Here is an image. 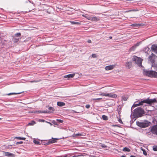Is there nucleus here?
Listing matches in <instances>:
<instances>
[{"mask_svg": "<svg viewBox=\"0 0 157 157\" xmlns=\"http://www.w3.org/2000/svg\"><path fill=\"white\" fill-rule=\"evenodd\" d=\"M138 102H136V104H134L133 106H132V107H136L140 105H143L144 106H146V104H148L149 105H151L152 103H154L157 102V101L156 98H154L153 99H150L149 98L145 100H141L140 101L139 103Z\"/></svg>", "mask_w": 157, "mask_h": 157, "instance_id": "1", "label": "nucleus"}, {"mask_svg": "<svg viewBox=\"0 0 157 157\" xmlns=\"http://www.w3.org/2000/svg\"><path fill=\"white\" fill-rule=\"evenodd\" d=\"M144 113V109L142 108L139 107L134 110L133 116L135 118H138L142 117Z\"/></svg>", "mask_w": 157, "mask_h": 157, "instance_id": "2", "label": "nucleus"}, {"mask_svg": "<svg viewBox=\"0 0 157 157\" xmlns=\"http://www.w3.org/2000/svg\"><path fill=\"white\" fill-rule=\"evenodd\" d=\"M144 73L148 76L157 78V72L155 71L146 70L144 71Z\"/></svg>", "mask_w": 157, "mask_h": 157, "instance_id": "3", "label": "nucleus"}, {"mask_svg": "<svg viewBox=\"0 0 157 157\" xmlns=\"http://www.w3.org/2000/svg\"><path fill=\"white\" fill-rule=\"evenodd\" d=\"M133 61L135 62V63L138 65L139 66H142V59L140 57L136 56H133L132 58Z\"/></svg>", "mask_w": 157, "mask_h": 157, "instance_id": "4", "label": "nucleus"}, {"mask_svg": "<svg viewBox=\"0 0 157 157\" xmlns=\"http://www.w3.org/2000/svg\"><path fill=\"white\" fill-rule=\"evenodd\" d=\"M58 140V139L56 138H52V139H50L49 140L41 141V144L44 145H48L50 144H52L56 142V140Z\"/></svg>", "mask_w": 157, "mask_h": 157, "instance_id": "5", "label": "nucleus"}, {"mask_svg": "<svg viewBox=\"0 0 157 157\" xmlns=\"http://www.w3.org/2000/svg\"><path fill=\"white\" fill-rule=\"evenodd\" d=\"M150 123L147 121H145L144 122H138V125L140 127L144 128L148 127L150 125Z\"/></svg>", "mask_w": 157, "mask_h": 157, "instance_id": "6", "label": "nucleus"}, {"mask_svg": "<svg viewBox=\"0 0 157 157\" xmlns=\"http://www.w3.org/2000/svg\"><path fill=\"white\" fill-rule=\"evenodd\" d=\"M150 131L152 134L157 135V125L152 126Z\"/></svg>", "mask_w": 157, "mask_h": 157, "instance_id": "7", "label": "nucleus"}, {"mask_svg": "<svg viewBox=\"0 0 157 157\" xmlns=\"http://www.w3.org/2000/svg\"><path fill=\"white\" fill-rule=\"evenodd\" d=\"M155 55L153 54L152 56H150L149 57V61L152 64L153 63H155Z\"/></svg>", "mask_w": 157, "mask_h": 157, "instance_id": "8", "label": "nucleus"}, {"mask_svg": "<svg viewBox=\"0 0 157 157\" xmlns=\"http://www.w3.org/2000/svg\"><path fill=\"white\" fill-rule=\"evenodd\" d=\"M125 65L127 69H129L132 67V63L131 62H126L125 63Z\"/></svg>", "mask_w": 157, "mask_h": 157, "instance_id": "9", "label": "nucleus"}, {"mask_svg": "<svg viewBox=\"0 0 157 157\" xmlns=\"http://www.w3.org/2000/svg\"><path fill=\"white\" fill-rule=\"evenodd\" d=\"M151 50L157 54V45H152L151 47Z\"/></svg>", "mask_w": 157, "mask_h": 157, "instance_id": "10", "label": "nucleus"}, {"mask_svg": "<svg viewBox=\"0 0 157 157\" xmlns=\"http://www.w3.org/2000/svg\"><path fill=\"white\" fill-rule=\"evenodd\" d=\"M139 45V43H136L134 46L131 47L129 49V51L131 52L134 51L136 48V47Z\"/></svg>", "mask_w": 157, "mask_h": 157, "instance_id": "11", "label": "nucleus"}, {"mask_svg": "<svg viewBox=\"0 0 157 157\" xmlns=\"http://www.w3.org/2000/svg\"><path fill=\"white\" fill-rule=\"evenodd\" d=\"M115 67V65H113L107 66L105 67V69L107 71L111 70L113 69Z\"/></svg>", "mask_w": 157, "mask_h": 157, "instance_id": "12", "label": "nucleus"}, {"mask_svg": "<svg viewBox=\"0 0 157 157\" xmlns=\"http://www.w3.org/2000/svg\"><path fill=\"white\" fill-rule=\"evenodd\" d=\"M75 75V74H70L67 75H66L64 76V78H71L74 77Z\"/></svg>", "mask_w": 157, "mask_h": 157, "instance_id": "13", "label": "nucleus"}, {"mask_svg": "<svg viewBox=\"0 0 157 157\" xmlns=\"http://www.w3.org/2000/svg\"><path fill=\"white\" fill-rule=\"evenodd\" d=\"M90 20L94 21H98L99 20V19L98 18L96 17H91V16Z\"/></svg>", "mask_w": 157, "mask_h": 157, "instance_id": "14", "label": "nucleus"}, {"mask_svg": "<svg viewBox=\"0 0 157 157\" xmlns=\"http://www.w3.org/2000/svg\"><path fill=\"white\" fill-rule=\"evenodd\" d=\"M57 105L59 106H64L65 105V103L62 102H57Z\"/></svg>", "mask_w": 157, "mask_h": 157, "instance_id": "15", "label": "nucleus"}, {"mask_svg": "<svg viewBox=\"0 0 157 157\" xmlns=\"http://www.w3.org/2000/svg\"><path fill=\"white\" fill-rule=\"evenodd\" d=\"M109 97L112 98H115L117 97V95L115 94L110 93L109 94Z\"/></svg>", "mask_w": 157, "mask_h": 157, "instance_id": "16", "label": "nucleus"}, {"mask_svg": "<svg viewBox=\"0 0 157 157\" xmlns=\"http://www.w3.org/2000/svg\"><path fill=\"white\" fill-rule=\"evenodd\" d=\"M13 154L9 152H6L5 155L7 156H13Z\"/></svg>", "mask_w": 157, "mask_h": 157, "instance_id": "17", "label": "nucleus"}, {"mask_svg": "<svg viewBox=\"0 0 157 157\" xmlns=\"http://www.w3.org/2000/svg\"><path fill=\"white\" fill-rule=\"evenodd\" d=\"M33 142L34 143L36 144L37 145H40L41 144V142L39 141L38 140H33Z\"/></svg>", "mask_w": 157, "mask_h": 157, "instance_id": "18", "label": "nucleus"}, {"mask_svg": "<svg viewBox=\"0 0 157 157\" xmlns=\"http://www.w3.org/2000/svg\"><path fill=\"white\" fill-rule=\"evenodd\" d=\"M142 25V24H133L131 25V26L133 27H137L140 26Z\"/></svg>", "mask_w": 157, "mask_h": 157, "instance_id": "19", "label": "nucleus"}, {"mask_svg": "<svg viewBox=\"0 0 157 157\" xmlns=\"http://www.w3.org/2000/svg\"><path fill=\"white\" fill-rule=\"evenodd\" d=\"M109 94L108 93H101V94H100V95H102L105 96H107L109 97Z\"/></svg>", "mask_w": 157, "mask_h": 157, "instance_id": "20", "label": "nucleus"}, {"mask_svg": "<svg viewBox=\"0 0 157 157\" xmlns=\"http://www.w3.org/2000/svg\"><path fill=\"white\" fill-rule=\"evenodd\" d=\"M22 92L20 93H11L9 94H6V95H10L13 94H21Z\"/></svg>", "mask_w": 157, "mask_h": 157, "instance_id": "21", "label": "nucleus"}, {"mask_svg": "<svg viewBox=\"0 0 157 157\" xmlns=\"http://www.w3.org/2000/svg\"><path fill=\"white\" fill-rule=\"evenodd\" d=\"M123 151H124L129 152L130 151V150L128 147H125L124 148Z\"/></svg>", "mask_w": 157, "mask_h": 157, "instance_id": "22", "label": "nucleus"}, {"mask_svg": "<svg viewBox=\"0 0 157 157\" xmlns=\"http://www.w3.org/2000/svg\"><path fill=\"white\" fill-rule=\"evenodd\" d=\"M84 136V135H83V134L82 133H77L75 135H73V137L79 136Z\"/></svg>", "mask_w": 157, "mask_h": 157, "instance_id": "23", "label": "nucleus"}, {"mask_svg": "<svg viewBox=\"0 0 157 157\" xmlns=\"http://www.w3.org/2000/svg\"><path fill=\"white\" fill-rule=\"evenodd\" d=\"M152 67H154V69L157 71V64L156 63H153L152 65Z\"/></svg>", "mask_w": 157, "mask_h": 157, "instance_id": "24", "label": "nucleus"}, {"mask_svg": "<svg viewBox=\"0 0 157 157\" xmlns=\"http://www.w3.org/2000/svg\"><path fill=\"white\" fill-rule=\"evenodd\" d=\"M14 138H16L17 139L20 140H25V138L24 137H15Z\"/></svg>", "mask_w": 157, "mask_h": 157, "instance_id": "25", "label": "nucleus"}, {"mask_svg": "<svg viewBox=\"0 0 157 157\" xmlns=\"http://www.w3.org/2000/svg\"><path fill=\"white\" fill-rule=\"evenodd\" d=\"M102 118L104 120L106 121V120H108V117L105 115H102Z\"/></svg>", "mask_w": 157, "mask_h": 157, "instance_id": "26", "label": "nucleus"}, {"mask_svg": "<svg viewBox=\"0 0 157 157\" xmlns=\"http://www.w3.org/2000/svg\"><path fill=\"white\" fill-rule=\"evenodd\" d=\"M13 40L14 42L17 43L18 42L19 39L18 38H14L13 39Z\"/></svg>", "mask_w": 157, "mask_h": 157, "instance_id": "27", "label": "nucleus"}, {"mask_svg": "<svg viewBox=\"0 0 157 157\" xmlns=\"http://www.w3.org/2000/svg\"><path fill=\"white\" fill-rule=\"evenodd\" d=\"M36 123L34 121H33L29 123L28 124L30 125H33Z\"/></svg>", "mask_w": 157, "mask_h": 157, "instance_id": "28", "label": "nucleus"}, {"mask_svg": "<svg viewBox=\"0 0 157 157\" xmlns=\"http://www.w3.org/2000/svg\"><path fill=\"white\" fill-rule=\"evenodd\" d=\"M72 25H74V24H79V23L78 22H76L74 21H70Z\"/></svg>", "mask_w": 157, "mask_h": 157, "instance_id": "29", "label": "nucleus"}, {"mask_svg": "<svg viewBox=\"0 0 157 157\" xmlns=\"http://www.w3.org/2000/svg\"><path fill=\"white\" fill-rule=\"evenodd\" d=\"M91 16L88 15L86 14V15H85V17L87 19L89 20H90Z\"/></svg>", "mask_w": 157, "mask_h": 157, "instance_id": "30", "label": "nucleus"}, {"mask_svg": "<svg viewBox=\"0 0 157 157\" xmlns=\"http://www.w3.org/2000/svg\"><path fill=\"white\" fill-rule=\"evenodd\" d=\"M153 150L155 151H157V146H154L153 147Z\"/></svg>", "mask_w": 157, "mask_h": 157, "instance_id": "31", "label": "nucleus"}, {"mask_svg": "<svg viewBox=\"0 0 157 157\" xmlns=\"http://www.w3.org/2000/svg\"><path fill=\"white\" fill-rule=\"evenodd\" d=\"M52 112L49 111L45 110L44 111V113H51Z\"/></svg>", "mask_w": 157, "mask_h": 157, "instance_id": "32", "label": "nucleus"}, {"mask_svg": "<svg viewBox=\"0 0 157 157\" xmlns=\"http://www.w3.org/2000/svg\"><path fill=\"white\" fill-rule=\"evenodd\" d=\"M48 109L52 111H54L55 109L54 108L52 107H50L48 108Z\"/></svg>", "mask_w": 157, "mask_h": 157, "instance_id": "33", "label": "nucleus"}, {"mask_svg": "<svg viewBox=\"0 0 157 157\" xmlns=\"http://www.w3.org/2000/svg\"><path fill=\"white\" fill-rule=\"evenodd\" d=\"M122 99L124 101H126L127 99V98L126 96H123L122 97Z\"/></svg>", "mask_w": 157, "mask_h": 157, "instance_id": "34", "label": "nucleus"}, {"mask_svg": "<svg viewBox=\"0 0 157 157\" xmlns=\"http://www.w3.org/2000/svg\"><path fill=\"white\" fill-rule=\"evenodd\" d=\"M21 34L20 33H16L15 34V36H21Z\"/></svg>", "mask_w": 157, "mask_h": 157, "instance_id": "35", "label": "nucleus"}, {"mask_svg": "<svg viewBox=\"0 0 157 157\" xmlns=\"http://www.w3.org/2000/svg\"><path fill=\"white\" fill-rule=\"evenodd\" d=\"M56 121L59 123H62L63 122V121L60 119H57Z\"/></svg>", "mask_w": 157, "mask_h": 157, "instance_id": "36", "label": "nucleus"}, {"mask_svg": "<svg viewBox=\"0 0 157 157\" xmlns=\"http://www.w3.org/2000/svg\"><path fill=\"white\" fill-rule=\"evenodd\" d=\"M40 81V80H34L31 81V82H39Z\"/></svg>", "mask_w": 157, "mask_h": 157, "instance_id": "37", "label": "nucleus"}, {"mask_svg": "<svg viewBox=\"0 0 157 157\" xmlns=\"http://www.w3.org/2000/svg\"><path fill=\"white\" fill-rule=\"evenodd\" d=\"M91 56L92 57L94 58H96L97 57L96 55L94 54H92Z\"/></svg>", "mask_w": 157, "mask_h": 157, "instance_id": "38", "label": "nucleus"}, {"mask_svg": "<svg viewBox=\"0 0 157 157\" xmlns=\"http://www.w3.org/2000/svg\"><path fill=\"white\" fill-rule=\"evenodd\" d=\"M102 99V98H99L94 99L93 100H99Z\"/></svg>", "mask_w": 157, "mask_h": 157, "instance_id": "39", "label": "nucleus"}, {"mask_svg": "<svg viewBox=\"0 0 157 157\" xmlns=\"http://www.w3.org/2000/svg\"><path fill=\"white\" fill-rule=\"evenodd\" d=\"M23 142L22 141H20V142H17L16 143V144H22L23 143Z\"/></svg>", "mask_w": 157, "mask_h": 157, "instance_id": "40", "label": "nucleus"}, {"mask_svg": "<svg viewBox=\"0 0 157 157\" xmlns=\"http://www.w3.org/2000/svg\"><path fill=\"white\" fill-rule=\"evenodd\" d=\"M143 154L145 155H147V153L146 151H145L143 149Z\"/></svg>", "mask_w": 157, "mask_h": 157, "instance_id": "41", "label": "nucleus"}, {"mask_svg": "<svg viewBox=\"0 0 157 157\" xmlns=\"http://www.w3.org/2000/svg\"><path fill=\"white\" fill-rule=\"evenodd\" d=\"M90 107V105L88 104V105H86V107L87 109H89Z\"/></svg>", "mask_w": 157, "mask_h": 157, "instance_id": "42", "label": "nucleus"}, {"mask_svg": "<svg viewBox=\"0 0 157 157\" xmlns=\"http://www.w3.org/2000/svg\"><path fill=\"white\" fill-rule=\"evenodd\" d=\"M39 121L41 122H46V121H45V120H44L43 119H40L39 120Z\"/></svg>", "mask_w": 157, "mask_h": 157, "instance_id": "43", "label": "nucleus"}, {"mask_svg": "<svg viewBox=\"0 0 157 157\" xmlns=\"http://www.w3.org/2000/svg\"><path fill=\"white\" fill-rule=\"evenodd\" d=\"M46 123H48L49 124H50V125L51 126H52V124L51 123H50V122H48V121H46Z\"/></svg>", "mask_w": 157, "mask_h": 157, "instance_id": "44", "label": "nucleus"}, {"mask_svg": "<svg viewBox=\"0 0 157 157\" xmlns=\"http://www.w3.org/2000/svg\"><path fill=\"white\" fill-rule=\"evenodd\" d=\"M71 113H77V112H76L74 110H72Z\"/></svg>", "mask_w": 157, "mask_h": 157, "instance_id": "45", "label": "nucleus"}, {"mask_svg": "<svg viewBox=\"0 0 157 157\" xmlns=\"http://www.w3.org/2000/svg\"><path fill=\"white\" fill-rule=\"evenodd\" d=\"M119 122L120 123H122V121L121 119H119Z\"/></svg>", "mask_w": 157, "mask_h": 157, "instance_id": "46", "label": "nucleus"}, {"mask_svg": "<svg viewBox=\"0 0 157 157\" xmlns=\"http://www.w3.org/2000/svg\"><path fill=\"white\" fill-rule=\"evenodd\" d=\"M87 42L88 43H91V40H88Z\"/></svg>", "mask_w": 157, "mask_h": 157, "instance_id": "47", "label": "nucleus"}, {"mask_svg": "<svg viewBox=\"0 0 157 157\" xmlns=\"http://www.w3.org/2000/svg\"><path fill=\"white\" fill-rule=\"evenodd\" d=\"M102 147H106V146L105 145V144H103L102 145Z\"/></svg>", "mask_w": 157, "mask_h": 157, "instance_id": "48", "label": "nucleus"}, {"mask_svg": "<svg viewBox=\"0 0 157 157\" xmlns=\"http://www.w3.org/2000/svg\"><path fill=\"white\" fill-rule=\"evenodd\" d=\"M44 111H40V113H44Z\"/></svg>", "mask_w": 157, "mask_h": 157, "instance_id": "49", "label": "nucleus"}, {"mask_svg": "<svg viewBox=\"0 0 157 157\" xmlns=\"http://www.w3.org/2000/svg\"><path fill=\"white\" fill-rule=\"evenodd\" d=\"M86 14H85V15H82V16L83 17H85V15H86Z\"/></svg>", "mask_w": 157, "mask_h": 157, "instance_id": "50", "label": "nucleus"}, {"mask_svg": "<svg viewBox=\"0 0 157 157\" xmlns=\"http://www.w3.org/2000/svg\"><path fill=\"white\" fill-rule=\"evenodd\" d=\"M112 38V36H109V38L110 39H111Z\"/></svg>", "mask_w": 157, "mask_h": 157, "instance_id": "51", "label": "nucleus"}, {"mask_svg": "<svg viewBox=\"0 0 157 157\" xmlns=\"http://www.w3.org/2000/svg\"><path fill=\"white\" fill-rule=\"evenodd\" d=\"M22 92V93L23 92H24V91H23V92Z\"/></svg>", "mask_w": 157, "mask_h": 157, "instance_id": "52", "label": "nucleus"}, {"mask_svg": "<svg viewBox=\"0 0 157 157\" xmlns=\"http://www.w3.org/2000/svg\"><path fill=\"white\" fill-rule=\"evenodd\" d=\"M64 157H67V156H64Z\"/></svg>", "mask_w": 157, "mask_h": 157, "instance_id": "53", "label": "nucleus"}, {"mask_svg": "<svg viewBox=\"0 0 157 157\" xmlns=\"http://www.w3.org/2000/svg\"><path fill=\"white\" fill-rule=\"evenodd\" d=\"M0 119H1V118H0Z\"/></svg>", "mask_w": 157, "mask_h": 157, "instance_id": "54", "label": "nucleus"}]
</instances>
